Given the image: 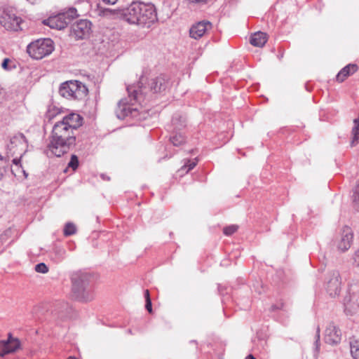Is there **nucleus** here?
<instances>
[{
  "mask_svg": "<svg viewBox=\"0 0 359 359\" xmlns=\"http://www.w3.org/2000/svg\"><path fill=\"white\" fill-rule=\"evenodd\" d=\"M76 140L75 133L57 121L53 127L48 148L53 154L60 157L67 153L72 147L75 146Z\"/></svg>",
  "mask_w": 359,
  "mask_h": 359,
  "instance_id": "nucleus-1",
  "label": "nucleus"
},
{
  "mask_svg": "<svg viewBox=\"0 0 359 359\" xmlns=\"http://www.w3.org/2000/svg\"><path fill=\"white\" fill-rule=\"evenodd\" d=\"M120 18L130 24L147 27H150L157 20L154 6L137 2H133L126 8H121Z\"/></svg>",
  "mask_w": 359,
  "mask_h": 359,
  "instance_id": "nucleus-2",
  "label": "nucleus"
},
{
  "mask_svg": "<svg viewBox=\"0 0 359 359\" xmlns=\"http://www.w3.org/2000/svg\"><path fill=\"white\" fill-rule=\"evenodd\" d=\"M168 79L164 75L150 79L147 86L144 85L143 78L142 77L137 86H128L127 91L130 97L133 95L135 101L143 104H145V101L149 100V92L154 94L161 93L164 91L168 87Z\"/></svg>",
  "mask_w": 359,
  "mask_h": 359,
  "instance_id": "nucleus-3",
  "label": "nucleus"
},
{
  "mask_svg": "<svg viewBox=\"0 0 359 359\" xmlns=\"http://www.w3.org/2000/svg\"><path fill=\"white\" fill-rule=\"evenodd\" d=\"M90 278V276L81 272H76L72 275V292L80 301L89 302L93 299V294L89 286Z\"/></svg>",
  "mask_w": 359,
  "mask_h": 359,
  "instance_id": "nucleus-4",
  "label": "nucleus"
},
{
  "mask_svg": "<svg viewBox=\"0 0 359 359\" xmlns=\"http://www.w3.org/2000/svg\"><path fill=\"white\" fill-rule=\"evenodd\" d=\"M54 42L49 38L39 39L30 43L27 47L29 55L35 60H41L54 50Z\"/></svg>",
  "mask_w": 359,
  "mask_h": 359,
  "instance_id": "nucleus-5",
  "label": "nucleus"
},
{
  "mask_svg": "<svg viewBox=\"0 0 359 359\" xmlns=\"http://www.w3.org/2000/svg\"><path fill=\"white\" fill-rule=\"evenodd\" d=\"M87 87L78 81H68L62 83L59 88L60 95L67 99L81 100L88 94Z\"/></svg>",
  "mask_w": 359,
  "mask_h": 359,
  "instance_id": "nucleus-6",
  "label": "nucleus"
},
{
  "mask_svg": "<svg viewBox=\"0 0 359 359\" xmlns=\"http://www.w3.org/2000/svg\"><path fill=\"white\" fill-rule=\"evenodd\" d=\"M78 16L77 10L75 8H70L67 11L44 20L43 23L51 29L60 30L67 27Z\"/></svg>",
  "mask_w": 359,
  "mask_h": 359,
  "instance_id": "nucleus-7",
  "label": "nucleus"
},
{
  "mask_svg": "<svg viewBox=\"0 0 359 359\" xmlns=\"http://www.w3.org/2000/svg\"><path fill=\"white\" fill-rule=\"evenodd\" d=\"M128 96H130L128 95ZM130 102L128 101L127 98L121 100L118 104L115 110V113L116 117L118 119H124L126 117L130 116L132 118H139V109L137 107H133V105L134 103L132 102H137L133 100V95L129 97Z\"/></svg>",
  "mask_w": 359,
  "mask_h": 359,
  "instance_id": "nucleus-8",
  "label": "nucleus"
},
{
  "mask_svg": "<svg viewBox=\"0 0 359 359\" xmlns=\"http://www.w3.org/2000/svg\"><path fill=\"white\" fill-rule=\"evenodd\" d=\"M22 19L15 13L8 11H4L0 15V24L6 30L17 32L22 29L20 24Z\"/></svg>",
  "mask_w": 359,
  "mask_h": 359,
  "instance_id": "nucleus-9",
  "label": "nucleus"
},
{
  "mask_svg": "<svg viewBox=\"0 0 359 359\" xmlns=\"http://www.w3.org/2000/svg\"><path fill=\"white\" fill-rule=\"evenodd\" d=\"M92 23L88 20H79L72 25L71 35L76 39H84L90 36Z\"/></svg>",
  "mask_w": 359,
  "mask_h": 359,
  "instance_id": "nucleus-10",
  "label": "nucleus"
},
{
  "mask_svg": "<svg viewBox=\"0 0 359 359\" xmlns=\"http://www.w3.org/2000/svg\"><path fill=\"white\" fill-rule=\"evenodd\" d=\"M20 340L8 333L6 340L0 341V357L15 353L20 348Z\"/></svg>",
  "mask_w": 359,
  "mask_h": 359,
  "instance_id": "nucleus-11",
  "label": "nucleus"
},
{
  "mask_svg": "<svg viewBox=\"0 0 359 359\" xmlns=\"http://www.w3.org/2000/svg\"><path fill=\"white\" fill-rule=\"evenodd\" d=\"M340 275L337 271H332L327 274L326 290L330 296L335 297L340 291Z\"/></svg>",
  "mask_w": 359,
  "mask_h": 359,
  "instance_id": "nucleus-12",
  "label": "nucleus"
},
{
  "mask_svg": "<svg viewBox=\"0 0 359 359\" xmlns=\"http://www.w3.org/2000/svg\"><path fill=\"white\" fill-rule=\"evenodd\" d=\"M324 340L330 345H337L341 340V332L333 323H330L325 331Z\"/></svg>",
  "mask_w": 359,
  "mask_h": 359,
  "instance_id": "nucleus-13",
  "label": "nucleus"
},
{
  "mask_svg": "<svg viewBox=\"0 0 359 359\" xmlns=\"http://www.w3.org/2000/svg\"><path fill=\"white\" fill-rule=\"evenodd\" d=\"M59 122L75 133V131L82 126L83 117L79 114L70 113L65 116Z\"/></svg>",
  "mask_w": 359,
  "mask_h": 359,
  "instance_id": "nucleus-14",
  "label": "nucleus"
},
{
  "mask_svg": "<svg viewBox=\"0 0 359 359\" xmlns=\"http://www.w3.org/2000/svg\"><path fill=\"white\" fill-rule=\"evenodd\" d=\"M212 28V24L208 20H203L192 25L189 30L191 38L198 39L202 37L205 33Z\"/></svg>",
  "mask_w": 359,
  "mask_h": 359,
  "instance_id": "nucleus-15",
  "label": "nucleus"
},
{
  "mask_svg": "<svg viewBox=\"0 0 359 359\" xmlns=\"http://www.w3.org/2000/svg\"><path fill=\"white\" fill-rule=\"evenodd\" d=\"M353 240V233L351 229L345 226L343 229L341 238L338 243V249L341 252H345L350 248Z\"/></svg>",
  "mask_w": 359,
  "mask_h": 359,
  "instance_id": "nucleus-16",
  "label": "nucleus"
},
{
  "mask_svg": "<svg viewBox=\"0 0 359 359\" xmlns=\"http://www.w3.org/2000/svg\"><path fill=\"white\" fill-rule=\"evenodd\" d=\"M358 70V66L353 64H349L340 70L337 75V80L339 82H343L348 76L353 74Z\"/></svg>",
  "mask_w": 359,
  "mask_h": 359,
  "instance_id": "nucleus-17",
  "label": "nucleus"
},
{
  "mask_svg": "<svg viewBox=\"0 0 359 359\" xmlns=\"http://www.w3.org/2000/svg\"><path fill=\"white\" fill-rule=\"evenodd\" d=\"M267 41L266 34L262 32H257L250 36V43L257 47H263Z\"/></svg>",
  "mask_w": 359,
  "mask_h": 359,
  "instance_id": "nucleus-18",
  "label": "nucleus"
},
{
  "mask_svg": "<svg viewBox=\"0 0 359 359\" xmlns=\"http://www.w3.org/2000/svg\"><path fill=\"white\" fill-rule=\"evenodd\" d=\"M27 139L22 133L18 134L13 136L10 141V144L8 145V148L10 151L14 149L15 147L21 146L25 147L27 145Z\"/></svg>",
  "mask_w": 359,
  "mask_h": 359,
  "instance_id": "nucleus-19",
  "label": "nucleus"
},
{
  "mask_svg": "<svg viewBox=\"0 0 359 359\" xmlns=\"http://www.w3.org/2000/svg\"><path fill=\"white\" fill-rule=\"evenodd\" d=\"M65 250L63 248L55 246L50 252V258L55 263L62 261L65 256Z\"/></svg>",
  "mask_w": 359,
  "mask_h": 359,
  "instance_id": "nucleus-20",
  "label": "nucleus"
},
{
  "mask_svg": "<svg viewBox=\"0 0 359 359\" xmlns=\"http://www.w3.org/2000/svg\"><path fill=\"white\" fill-rule=\"evenodd\" d=\"M97 12L100 15L104 17L117 16L120 17L121 8L110 9L103 8L100 3L97 4Z\"/></svg>",
  "mask_w": 359,
  "mask_h": 359,
  "instance_id": "nucleus-21",
  "label": "nucleus"
},
{
  "mask_svg": "<svg viewBox=\"0 0 359 359\" xmlns=\"http://www.w3.org/2000/svg\"><path fill=\"white\" fill-rule=\"evenodd\" d=\"M351 354L354 359H359V339L352 337L349 339Z\"/></svg>",
  "mask_w": 359,
  "mask_h": 359,
  "instance_id": "nucleus-22",
  "label": "nucleus"
},
{
  "mask_svg": "<svg viewBox=\"0 0 359 359\" xmlns=\"http://www.w3.org/2000/svg\"><path fill=\"white\" fill-rule=\"evenodd\" d=\"M172 123L175 129L180 130L186 126V118L180 114H175L172 117Z\"/></svg>",
  "mask_w": 359,
  "mask_h": 359,
  "instance_id": "nucleus-23",
  "label": "nucleus"
},
{
  "mask_svg": "<svg viewBox=\"0 0 359 359\" xmlns=\"http://www.w3.org/2000/svg\"><path fill=\"white\" fill-rule=\"evenodd\" d=\"M174 146H180L185 142V137L182 133H176L170 138Z\"/></svg>",
  "mask_w": 359,
  "mask_h": 359,
  "instance_id": "nucleus-24",
  "label": "nucleus"
},
{
  "mask_svg": "<svg viewBox=\"0 0 359 359\" xmlns=\"http://www.w3.org/2000/svg\"><path fill=\"white\" fill-rule=\"evenodd\" d=\"M76 233V226L74 224L68 222L64 228V234L66 236H72Z\"/></svg>",
  "mask_w": 359,
  "mask_h": 359,
  "instance_id": "nucleus-25",
  "label": "nucleus"
},
{
  "mask_svg": "<svg viewBox=\"0 0 359 359\" xmlns=\"http://www.w3.org/2000/svg\"><path fill=\"white\" fill-rule=\"evenodd\" d=\"M79 166V158L76 155L72 154L70 161L68 163V168H72L73 170H76Z\"/></svg>",
  "mask_w": 359,
  "mask_h": 359,
  "instance_id": "nucleus-26",
  "label": "nucleus"
},
{
  "mask_svg": "<svg viewBox=\"0 0 359 359\" xmlns=\"http://www.w3.org/2000/svg\"><path fill=\"white\" fill-rule=\"evenodd\" d=\"M238 229V226L236 224H232L228 226H226L223 229V233L226 236H231L233 233H234Z\"/></svg>",
  "mask_w": 359,
  "mask_h": 359,
  "instance_id": "nucleus-27",
  "label": "nucleus"
},
{
  "mask_svg": "<svg viewBox=\"0 0 359 359\" xmlns=\"http://www.w3.org/2000/svg\"><path fill=\"white\" fill-rule=\"evenodd\" d=\"M353 196H352L353 202L355 204H358L359 203V179L357 180L356 185H355V188L353 189Z\"/></svg>",
  "mask_w": 359,
  "mask_h": 359,
  "instance_id": "nucleus-28",
  "label": "nucleus"
},
{
  "mask_svg": "<svg viewBox=\"0 0 359 359\" xmlns=\"http://www.w3.org/2000/svg\"><path fill=\"white\" fill-rule=\"evenodd\" d=\"M35 271L38 273H46L48 271V267L45 263H39L35 266Z\"/></svg>",
  "mask_w": 359,
  "mask_h": 359,
  "instance_id": "nucleus-29",
  "label": "nucleus"
},
{
  "mask_svg": "<svg viewBox=\"0 0 359 359\" xmlns=\"http://www.w3.org/2000/svg\"><path fill=\"white\" fill-rule=\"evenodd\" d=\"M196 165V161H187V163H186L184 164V166L182 167V170H186V172H189L191 170H192L195 166Z\"/></svg>",
  "mask_w": 359,
  "mask_h": 359,
  "instance_id": "nucleus-30",
  "label": "nucleus"
},
{
  "mask_svg": "<svg viewBox=\"0 0 359 359\" xmlns=\"http://www.w3.org/2000/svg\"><path fill=\"white\" fill-rule=\"evenodd\" d=\"M10 62L11 60L9 58H5L1 63V67L7 71L11 70L12 67L8 65Z\"/></svg>",
  "mask_w": 359,
  "mask_h": 359,
  "instance_id": "nucleus-31",
  "label": "nucleus"
},
{
  "mask_svg": "<svg viewBox=\"0 0 359 359\" xmlns=\"http://www.w3.org/2000/svg\"><path fill=\"white\" fill-rule=\"evenodd\" d=\"M316 341H315L316 351H318L319 346H320V344H319V341H320V328L319 327H318V329H317V334H316Z\"/></svg>",
  "mask_w": 359,
  "mask_h": 359,
  "instance_id": "nucleus-32",
  "label": "nucleus"
},
{
  "mask_svg": "<svg viewBox=\"0 0 359 359\" xmlns=\"http://www.w3.org/2000/svg\"><path fill=\"white\" fill-rule=\"evenodd\" d=\"M145 309L148 311V312L149 313H152V303H151V300H149L148 299L147 301H146Z\"/></svg>",
  "mask_w": 359,
  "mask_h": 359,
  "instance_id": "nucleus-33",
  "label": "nucleus"
},
{
  "mask_svg": "<svg viewBox=\"0 0 359 359\" xmlns=\"http://www.w3.org/2000/svg\"><path fill=\"white\" fill-rule=\"evenodd\" d=\"M55 116V113L49 109L46 114V118L49 121L51 120Z\"/></svg>",
  "mask_w": 359,
  "mask_h": 359,
  "instance_id": "nucleus-34",
  "label": "nucleus"
},
{
  "mask_svg": "<svg viewBox=\"0 0 359 359\" xmlns=\"http://www.w3.org/2000/svg\"><path fill=\"white\" fill-rule=\"evenodd\" d=\"M353 260L354 263H355L356 265L359 266V250L355 252Z\"/></svg>",
  "mask_w": 359,
  "mask_h": 359,
  "instance_id": "nucleus-35",
  "label": "nucleus"
},
{
  "mask_svg": "<svg viewBox=\"0 0 359 359\" xmlns=\"http://www.w3.org/2000/svg\"><path fill=\"white\" fill-rule=\"evenodd\" d=\"M118 0H102L104 4L114 5L117 2Z\"/></svg>",
  "mask_w": 359,
  "mask_h": 359,
  "instance_id": "nucleus-36",
  "label": "nucleus"
},
{
  "mask_svg": "<svg viewBox=\"0 0 359 359\" xmlns=\"http://www.w3.org/2000/svg\"><path fill=\"white\" fill-rule=\"evenodd\" d=\"M144 298L145 301L151 300L150 298L149 291L148 290H144Z\"/></svg>",
  "mask_w": 359,
  "mask_h": 359,
  "instance_id": "nucleus-37",
  "label": "nucleus"
},
{
  "mask_svg": "<svg viewBox=\"0 0 359 359\" xmlns=\"http://www.w3.org/2000/svg\"><path fill=\"white\" fill-rule=\"evenodd\" d=\"M13 163L15 165H18L20 163V158H15L13 159Z\"/></svg>",
  "mask_w": 359,
  "mask_h": 359,
  "instance_id": "nucleus-38",
  "label": "nucleus"
},
{
  "mask_svg": "<svg viewBox=\"0 0 359 359\" xmlns=\"http://www.w3.org/2000/svg\"><path fill=\"white\" fill-rule=\"evenodd\" d=\"M4 170L0 168V180L4 177Z\"/></svg>",
  "mask_w": 359,
  "mask_h": 359,
  "instance_id": "nucleus-39",
  "label": "nucleus"
},
{
  "mask_svg": "<svg viewBox=\"0 0 359 359\" xmlns=\"http://www.w3.org/2000/svg\"><path fill=\"white\" fill-rule=\"evenodd\" d=\"M246 359H256L253 355L252 354H249L247 357H246Z\"/></svg>",
  "mask_w": 359,
  "mask_h": 359,
  "instance_id": "nucleus-40",
  "label": "nucleus"
},
{
  "mask_svg": "<svg viewBox=\"0 0 359 359\" xmlns=\"http://www.w3.org/2000/svg\"><path fill=\"white\" fill-rule=\"evenodd\" d=\"M283 57V53L278 55V58L280 60Z\"/></svg>",
  "mask_w": 359,
  "mask_h": 359,
  "instance_id": "nucleus-41",
  "label": "nucleus"
},
{
  "mask_svg": "<svg viewBox=\"0 0 359 359\" xmlns=\"http://www.w3.org/2000/svg\"><path fill=\"white\" fill-rule=\"evenodd\" d=\"M278 308L276 307V306H272V310H276V309H278Z\"/></svg>",
  "mask_w": 359,
  "mask_h": 359,
  "instance_id": "nucleus-42",
  "label": "nucleus"
},
{
  "mask_svg": "<svg viewBox=\"0 0 359 359\" xmlns=\"http://www.w3.org/2000/svg\"><path fill=\"white\" fill-rule=\"evenodd\" d=\"M4 159V156H2L0 154V160H1V161H3Z\"/></svg>",
  "mask_w": 359,
  "mask_h": 359,
  "instance_id": "nucleus-43",
  "label": "nucleus"
},
{
  "mask_svg": "<svg viewBox=\"0 0 359 359\" xmlns=\"http://www.w3.org/2000/svg\"><path fill=\"white\" fill-rule=\"evenodd\" d=\"M67 359H76V358L75 357H72V356H70V357H69Z\"/></svg>",
  "mask_w": 359,
  "mask_h": 359,
  "instance_id": "nucleus-44",
  "label": "nucleus"
},
{
  "mask_svg": "<svg viewBox=\"0 0 359 359\" xmlns=\"http://www.w3.org/2000/svg\"><path fill=\"white\" fill-rule=\"evenodd\" d=\"M23 172H24V175L27 177V174L25 171H23Z\"/></svg>",
  "mask_w": 359,
  "mask_h": 359,
  "instance_id": "nucleus-45",
  "label": "nucleus"
}]
</instances>
